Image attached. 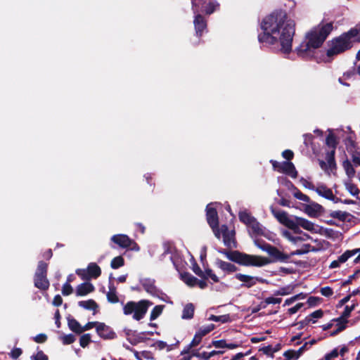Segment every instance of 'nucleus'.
<instances>
[{
	"mask_svg": "<svg viewBox=\"0 0 360 360\" xmlns=\"http://www.w3.org/2000/svg\"><path fill=\"white\" fill-rule=\"evenodd\" d=\"M262 33L258 35L260 44L274 45L280 43V51L284 54L292 51V43L295 33L294 20L288 19L285 10L277 9L266 16L261 22Z\"/></svg>",
	"mask_w": 360,
	"mask_h": 360,
	"instance_id": "f257e3e1",
	"label": "nucleus"
},
{
	"mask_svg": "<svg viewBox=\"0 0 360 360\" xmlns=\"http://www.w3.org/2000/svg\"><path fill=\"white\" fill-rule=\"evenodd\" d=\"M218 252L225 255L228 259L244 266L262 267L273 262H287L290 255L281 252L274 245L266 251L271 259L256 255H249L238 250L229 251L224 249L218 250Z\"/></svg>",
	"mask_w": 360,
	"mask_h": 360,
	"instance_id": "f03ea898",
	"label": "nucleus"
},
{
	"mask_svg": "<svg viewBox=\"0 0 360 360\" xmlns=\"http://www.w3.org/2000/svg\"><path fill=\"white\" fill-rule=\"evenodd\" d=\"M333 29V22L320 25L318 29L311 30L306 34L307 41H302L295 49L297 56L302 58H307L311 55V49H318L322 46L328 36Z\"/></svg>",
	"mask_w": 360,
	"mask_h": 360,
	"instance_id": "7ed1b4c3",
	"label": "nucleus"
},
{
	"mask_svg": "<svg viewBox=\"0 0 360 360\" xmlns=\"http://www.w3.org/2000/svg\"><path fill=\"white\" fill-rule=\"evenodd\" d=\"M359 30L356 27L352 28L348 32L329 41L328 42L329 48L326 51V56L328 58H332L350 49L354 42L359 41Z\"/></svg>",
	"mask_w": 360,
	"mask_h": 360,
	"instance_id": "20e7f679",
	"label": "nucleus"
},
{
	"mask_svg": "<svg viewBox=\"0 0 360 360\" xmlns=\"http://www.w3.org/2000/svg\"><path fill=\"white\" fill-rule=\"evenodd\" d=\"M153 304V302L147 300H141L139 302L129 301L123 307V313L124 315L133 314V319L136 321H140L146 314L148 307Z\"/></svg>",
	"mask_w": 360,
	"mask_h": 360,
	"instance_id": "39448f33",
	"label": "nucleus"
},
{
	"mask_svg": "<svg viewBox=\"0 0 360 360\" xmlns=\"http://www.w3.org/2000/svg\"><path fill=\"white\" fill-rule=\"evenodd\" d=\"M48 266L47 263L44 261H39L34 275V287L41 291L47 290L50 286V283L47 278Z\"/></svg>",
	"mask_w": 360,
	"mask_h": 360,
	"instance_id": "423d86ee",
	"label": "nucleus"
},
{
	"mask_svg": "<svg viewBox=\"0 0 360 360\" xmlns=\"http://www.w3.org/2000/svg\"><path fill=\"white\" fill-rule=\"evenodd\" d=\"M192 10L194 13H203L210 15L219 10L220 4L216 0H191Z\"/></svg>",
	"mask_w": 360,
	"mask_h": 360,
	"instance_id": "0eeeda50",
	"label": "nucleus"
},
{
	"mask_svg": "<svg viewBox=\"0 0 360 360\" xmlns=\"http://www.w3.org/2000/svg\"><path fill=\"white\" fill-rule=\"evenodd\" d=\"M271 212L280 224L292 230L295 233H301L300 225L296 219H291L285 211L276 210L271 207Z\"/></svg>",
	"mask_w": 360,
	"mask_h": 360,
	"instance_id": "6e6552de",
	"label": "nucleus"
},
{
	"mask_svg": "<svg viewBox=\"0 0 360 360\" xmlns=\"http://www.w3.org/2000/svg\"><path fill=\"white\" fill-rule=\"evenodd\" d=\"M76 274L84 281H89L91 278L96 279L101 274V267L95 262L88 264L86 269H77Z\"/></svg>",
	"mask_w": 360,
	"mask_h": 360,
	"instance_id": "1a4fd4ad",
	"label": "nucleus"
},
{
	"mask_svg": "<svg viewBox=\"0 0 360 360\" xmlns=\"http://www.w3.org/2000/svg\"><path fill=\"white\" fill-rule=\"evenodd\" d=\"M110 240L121 248H130L132 250H139V245L127 235L115 234L110 238Z\"/></svg>",
	"mask_w": 360,
	"mask_h": 360,
	"instance_id": "9d476101",
	"label": "nucleus"
},
{
	"mask_svg": "<svg viewBox=\"0 0 360 360\" xmlns=\"http://www.w3.org/2000/svg\"><path fill=\"white\" fill-rule=\"evenodd\" d=\"M123 332L127 341L132 345H136L141 342L150 340V338L145 336V332L138 333L136 330L127 328L124 329Z\"/></svg>",
	"mask_w": 360,
	"mask_h": 360,
	"instance_id": "9b49d317",
	"label": "nucleus"
},
{
	"mask_svg": "<svg viewBox=\"0 0 360 360\" xmlns=\"http://www.w3.org/2000/svg\"><path fill=\"white\" fill-rule=\"evenodd\" d=\"M235 278L241 281V288H250L256 285L257 282L260 283H266V281L262 278L252 276L250 275L243 274L240 273L236 274Z\"/></svg>",
	"mask_w": 360,
	"mask_h": 360,
	"instance_id": "f8f14e48",
	"label": "nucleus"
},
{
	"mask_svg": "<svg viewBox=\"0 0 360 360\" xmlns=\"http://www.w3.org/2000/svg\"><path fill=\"white\" fill-rule=\"evenodd\" d=\"M221 229L224 245L226 246L229 249L236 248L238 244L235 238V231H229L227 225L226 224L221 225ZM226 250H228L227 249ZM229 250L232 251L231 250Z\"/></svg>",
	"mask_w": 360,
	"mask_h": 360,
	"instance_id": "ddd939ff",
	"label": "nucleus"
},
{
	"mask_svg": "<svg viewBox=\"0 0 360 360\" xmlns=\"http://www.w3.org/2000/svg\"><path fill=\"white\" fill-rule=\"evenodd\" d=\"M192 270L197 276L202 279H207V278H210L214 283L219 282V277L213 272L212 269L210 268H205V271H202L195 261H194L193 264Z\"/></svg>",
	"mask_w": 360,
	"mask_h": 360,
	"instance_id": "4468645a",
	"label": "nucleus"
},
{
	"mask_svg": "<svg viewBox=\"0 0 360 360\" xmlns=\"http://www.w3.org/2000/svg\"><path fill=\"white\" fill-rule=\"evenodd\" d=\"M96 333L101 338L104 340H113L117 338L112 328L103 322H100L96 328Z\"/></svg>",
	"mask_w": 360,
	"mask_h": 360,
	"instance_id": "2eb2a0df",
	"label": "nucleus"
},
{
	"mask_svg": "<svg viewBox=\"0 0 360 360\" xmlns=\"http://www.w3.org/2000/svg\"><path fill=\"white\" fill-rule=\"evenodd\" d=\"M193 24L195 34L198 38L202 36L203 32L207 30V22L205 17L200 13H195Z\"/></svg>",
	"mask_w": 360,
	"mask_h": 360,
	"instance_id": "dca6fc26",
	"label": "nucleus"
},
{
	"mask_svg": "<svg viewBox=\"0 0 360 360\" xmlns=\"http://www.w3.org/2000/svg\"><path fill=\"white\" fill-rule=\"evenodd\" d=\"M206 219L210 226L219 225V217L216 208L207 205L206 207Z\"/></svg>",
	"mask_w": 360,
	"mask_h": 360,
	"instance_id": "f3484780",
	"label": "nucleus"
},
{
	"mask_svg": "<svg viewBox=\"0 0 360 360\" xmlns=\"http://www.w3.org/2000/svg\"><path fill=\"white\" fill-rule=\"evenodd\" d=\"M143 289L153 296H158L159 290L155 285V281L151 278H143L141 280Z\"/></svg>",
	"mask_w": 360,
	"mask_h": 360,
	"instance_id": "a211bd4d",
	"label": "nucleus"
},
{
	"mask_svg": "<svg viewBox=\"0 0 360 360\" xmlns=\"http://www.w3.org/2000/svg\"><path fill=\"white\" fill-rule=\"evenodd\" d=\"M215 265L226 274H230L236 272L238 268L233 264L228 262L223 261L220 259H217Z\"/></svg>",
	"mask_w": 360,
	"mask_h": 360,
	"instance_id": "6ab92c4d",
	"label": "nucleus"
},
{
	"mask_svg": "<svg viewBox=\"0 0 360 360\" xmlns=\"http://www.w3.org/2000/svg\"><path fill=\"white\" fill-rule=\"evenodd\" d=\"M281 173H283L290 177L295 179L297 176V171L294 164L290 161L282 162Z\"/></svg>",
	"mask_w": 360,
	"mask_h": 360,
	"instance_id": "aec40b11",
	"label": "nucleus"
},
{
	"mask_svg": "<svg viewBox=\"0 0 360 360\" xmlns=\"http://www.w3.org/2000/svg\"><path fill=\"white\" fill-rule=\"evenodd\" d=\"M308 349V343H304L298 350L288 349L283 353V356L287 360L297 359L300 356Z\"/></svg>",
	"mask_w": 360,
	"mask_h": 360,
	"instance_id": "412c9836",
	"label": "nucleus"
},
{
	"mask_svg": "<svg viewBox=\"0 0 360 360\" xmlns=\"http://www.w3.org/2000/svg\"><path fill=\"white\" fill-rule=\"evenodd\" d=\"M112 274H110L109 277V283H108V288L109 291L107 292V300L109 302L115 304L119 302V298L117 295V291H116V287L114 285V283L112 282Z\"/></svg>",
	"mask_w": 360,
	"mask_h": 360,
	"instance_id": "4be33fe9",
	"label": "nucleus"
},
{
	"mask_svg": "<svg viewBox=\"0 0 360 360\" xmlns=\"http://www.w3.org/2000/svg\"><path fill=\"white\" fill-rule=\"evenodd\" d=\"M95 290L94 285L89 282H84L77 285L76 288L77 296H85Z\"/></svg>",
	"mask_w": 360,
	"mask_h": 360,
	"instance_id": "5701e85b",
	"label": "nucleus"
},
{
	"mask_svg": "<svg viewBox=\"0 0 360 360\" xmlns=\"http://www.w3.org/2000/svg\"><path fill=\"white\" fill-rule=\"evenodd\" d=\"M323 210V207L316 202L307 205L305 207V212L311 217H317L318 214H321Z\"/></svg>",
	"mask_w": 360,
	"mask_h": 360,
	"instance_id": "b1692460",
	"label": "nucleus"
},
{
	"mask_svg": "<svg viewBox=\"0 0 360 360\" xmlns=\"http://www.w3.org/2000/svg\"><path fill=\"white\" fill-rule=\"evenodd\" d=\"M78 305L85 309L92 310L93 314L95 315L98 310L99 306L96 302L92 299L86 301H79Z\"/></svg>",
	"mask_w": 360,
	"mask_h": 360,
	"instance_id": "393cba45",
	"label": "nucleus"
},
{
	"mask_svg": "<svg viewBox=\"0 0 360 360\" xmlns=\"http://www.w3.org/2000/svg\"><path fill=\"white\" fill-rule=\"evenodd\" d=\"M314 190L319 195L328 200H334V195L333 193L332 190L330 188H328L326 186H319Z\"/></svg>",
	"mask_w": 360,
	"mask_h": 360,
	"instance_id": "a878e982",
	"label": "nucleus"
},
{
	"mask_svg": "<svg viewBox=\"0 0 360 360\" xmlns=\"http://www.w3.org/2000/svg\"><path fill=\"white\" fill-rule=\"evenodd\" d=\"M321 235L333 240H339L342 238V233L340 231L328 228L323 229L321 230Z\"/></svg>",
	"mask_w": 360,
	"mask_h": 360,
	"instance_id": "bb28decb",
	"label": "nucleus"
},
{
	"mask_svg": "<svg viewBox=\"0 0 360 360\" xmlns=\"http://www.w3.org/2000/svg\"><path fill=\"white\" fill-rule=\"evenodd\" d=\"M356 73H358L360 75V65L356 66V68L354 70H349L343 74V76L342 77H340L338 81L340 83L345 86H349V84L345 82V80L350 79L355 75Z\"/></svg>",
	"mask_w": 360,
	"mask_h": 360,
	"instance_id": "cd10ccee",
	"label": "nucleus"
},
{
	"mask_svg": "<svg viewBox=\"0 0 360 360\" xmlns=\"http://www.w3.org/2000/svg\"><path fill=\"white\" fill-rule=\"evenodd\" d=\"M68 328L76 334H82L81 324L72 317H68Z\"/></svg>",
	"mask_w": 360,
	"mask_h": 360,
	"instance_id": "c85d7f7f",
	"label": "nucleus"
},
{
	"mask_svg": "<svg viewBox=\"0 0 360 360\" xmlns=\"http://www.w3.org/2000/svg\"><path fill=\"white\" fill-rule=\"evenodd\" d=\"M239 220L248 226L255 219V217L252 216L251 214L246 210L240 211L238 213Z\"/></svg>",
	"mask_w": 360,
	"mask_h": 360,
	"instance_id": "c756f323",
	"label": "nucleus"
},
{
	"mask_svg": "<svg viewBox=\"0 0 360 360\" xmlns=\"http://www.w3.org/2000/svg\"><path fill=\"white\" fill-rule=\"evenodd\" d=\"M195 307L192 303H188L184 307L181 318L183 319H191L194 316Z\"/></svg>",
	"mask_w": 360,
	"mask_h": 360,
	"instance_id": "7c9ffc66",
	"label": "nucleus"
},
{
	"mask_svg": "<svg viewBox=\"0 0 360 360\" xmlns=\"http://www.w3.org/2000/svg\"><path fill=\"white\" fill-rule=\"evenodd\" d=\"M253 221H252L248 226V227H250L251 229L252 233L256 236L264 235V230L262 229L261 224L257 220L256 218Z\"/></svg>",
	"mask_w": 360,
	"mask_h": 360,
	"instance_id": "2f4dec72",
	"label": "nucleus"
},
{
	"mask_svg": "<svg viewBox=\"0 0 360 360\" xmlns=\"http://www.w3.org/2000/svg\"><path fill=\"white\" fill-rule=\"evenodd\" d=\"M295 219L297 221L300 226L302 227L304 229L310 231L314 229V224L311 221H309L308 219L299 217H295Z\"/></svg>",
	"mask_w": 360,
	"mask_h": 360,
	"instance_id": "473e14b6",
	"label": "nucleus"
},
{
	"mask_svg": "<svg viewBox=\"0 0 360 360\" xmlns=\"http://www.w3.org/2000/svg\"><path fill=\"white\" fill-rule=\"evenodd\" d=\"M329 215L332 218L338 219L340 221H345L348 220V217L351 216L349 213L340 210L333 211L329 214Z\"/></svg>",
	"mask_w": 360,
	"mask_h": 360,
	"instance_id": "72a5a7b5",
	"label": "nucleus"
},
{
	"mask_svg": "<svg viewBox=\"0 0 360 360\" xmlns=\"http://www.w3.org/2000/svg\"><path fill=\"white\" fill-rule=\"evenodd\" d=\"M182 280L188 286L193 287L197 285L198 279L191 275L190 273L186 272L181 275Z\"/></svg>",
	"mask_w": 360,
	"mask_h": 360,
	"instance_id": "f704fd0d",
	"label": "nucleus"
},
{
	"mask_svg": "<svg viewBox=\"0 0 360 360\" xmlns=\"http://www.w3.org/2000/svg\"><path fill=\"white\" fill-rule=\"evenodd\" d=\"M338 143V142L337 141L336 136L331 131H330L326 139V144L327 145V146L332 148L331 150L335 151V148L337 147Z\"/></svg>",
	"mask_w": 360,
	"mask_h": 360,
	"instance_id": "c9c22d12",
	"label": "nucleus"
},
{
	"mask_svg": "<svg viewBox=\"0 0 360 360\" xmlns=\"http://www.w3.org/2000/svg\"><path fill=\"white\" fill-rule=\"evenodd\" d=\"M209 320L221 323H228L231 321L229 314H224L221 316H216L212 314L209 317Z\"/></svg>",
	"mask_w": 360,
	"mask_h": 360,
	"instance_id": "e433bc0d",
	"label": "nucleus"
},
{
	"mask_svg": "<svg viewBox=\"0 0 360 360\" xmlns=\"http://www.w3.org/2000/svg\"><path fill=\"white\" fill-rule=\"evenodd\" d=\"M335 321L338 322L336 325L337 328L335 330L330 332V336H335L346 328V323H347L346 319Z\"/></svg>",
	"mask_w": 360,
	"mask_h": 360,
	"instance_id": "4c0bfd02",
	"label": "nucleus"
},
{
	"mask_svg": "<svg viewBox=\"0 0 360 360\" xmlns=\"http://www.w3.org/2000/svg\"><path fill=\"white\" fill-rule=\"evenodd\" d=\"M124 265V259L122 256L114 257L110 262V266L113 269H119Z\"/></svg>",
	"mask_w": 360,
	"mask_h": 360,
	"instance_id": "58836bf2",
	"label": "nucleus"
},
{
	"mask_svg": "<svg viewBox=\"0 0 360 360\" xmlns=\"http://www.w3.org/2000/svg\"><path fill=\"white\" fill-rule=\"evenodd\" d=\"M164 308H165V305L155 306L150 312V321L155 320L162 313Z\"/></svg>",
	"mask_w": 360,
	"mask_h": 360,
	"instance_id": "ea45409f",
	"label": "nucleus"
},
{
	"mask_svg": "<svg viewBox=\"0 0 360 360\" xmlns=\"http://www.w3.org/2000/svg\"><path fill=\"white\" fill-rule=\"evenodd\" d=\"M355 304H352L351 306L347 305L345 306L343 312L342 313L341 316L337 319H333V321H340L343 319H346L347 317L349 316L352 311L354 309Z\"/></svg>",
	"mask_w": 360,
	"mask_h": 360,
	"instance_id": "a19ab883",
	"label": "nucleus"
},
{
	"mask_svg": "<svg viewBox=\"0 0 360 360\" xmlns=\"http://www.w3.org/2000/svg\"><path fill=\"white\" fill-rule=\"evenodd\" d=\"M150 347H156L160 350L167 348V351H171L173 349V345H168L166 342L162 340H157L153 344L150 345Z\"/></svg>",
	"mask_w": 360,
	"mask_h": 360,
	"instance_id": "79ce46f5",
	"label": "nucleus"
},
{
	"mask_svg": "<svg viewBox=\"0 0 360 360\" xmlns=\"http://www.w3.org/2000/svg\"><path fill=\"white\" fill-rule=\"evenodd\" d=\"M254 243L258 248L266 252L271 245L262 239H255Z\"/></svg>",
	"mask_w": 360,
	"mask_h": 360,
	"instance_id": "37998d69",
	"label": "nucleus"
},
{
	"mask_svg": "<svg viewBox=\"0 0 360 360\" xmlns=\"http://www.w3.org/2000/svg\"><path fill=\"white\" fill-rule=\"evenodd\" d=\"M215 328V326L212 323L209 324L206 326H203L199 329L196 333L200 335L202 338L205 336L207 334L212 331Z\"/></svg>",
	"mask_w": 360,
	"mask_h": 360,
	"instance_id": "c03bdc74",
	"label": "nucleus"
},
{
	"mask_svg": "<svg viewBox=\"0 0 360 360\" xmlns=\"http://www.w3.org/2000/svg\"><path fill=\"white\" fill-rule=\"evenodd\" d=\"M310 248H311L310 244H304L301 249H298L293 252H291L290 254H289L288 255H290V257H292L294 255H301L308 253L309 252Z\"/></svg>",
	"mask_w": 360,
	"mask_h": 360,
	"instance_id": "a18cd8bd",
	"label": "nucleus"
},
{
	"mask_svg": "<svg viewBox=\"0 0 360 360\" xmlns=\"http://www.w3.org/2000/svg\"><path fill=\"white\" fill-rule=\"evenodd\" d=\"M346 188L352 195H357L359 193V190L356 185L353 184L351 181L345 183Z\"/></svg>",
	"mask_w": 360,
	"mask_h": 360,
	"instance_id": "49530a36",
	"label": "nucleus"
},
{
	"mask_svg": "<svg viewBox=\"0 0 360 360\" xmlns=\"http://www.w3.org/2000/svg\"><path fill=\"white\" fill-rule=\"evenodd\" d=\"M343 167H344V168L346 171V173L349 177L351 178L354 175V174H355L354 169L353 167V165L349 160H345L343 162Z\"/></svg>",
	"mask_w": 360,
	"mask_h": 360,
	"instance_id": "de8ad7c7",
	"label": "nucleus"
},
{
	"mask_svg": "<svg viewBox=\"0 0 360 360\" xmlns=\"http://www.w3.org/2000/svg\"><path fill=\"white\" fill-rule=\"evenodd\" d=\"M91 342V335L89 333L84 334L79 338V345L83 348L87 347Z\"/></svg>",
	"mask_w": 360,
	"mask_h": 360,
	"instance_id": "09e8293b",
	"label": "nucleus"
},
{
	"mask_svg": "<svg viewBox=\"0 0 360 360\" xmlns=\"http://www.w3.org/2000/svg\"><path fill=\"white\" fill-rule=\"evenodd\" d=\"M335 151L331 150L328 152L326 155L328 166L331 169L335 167Z\"/></svg>",
	"mask_w": 360,
	"mask_h": 360,
	"instance_id": "8fccbe9b",
	"label": "nucleus"
},
{
	"mask_svg": "<svg viewBox=\"0 0 360 360\" xmlns=\"http://www.w3.org/2000/svg\"><path fill=\"white\" fill-rule=\"evenodd\" d=\"M293 195L295 198L304 201L305 202H310V198L302 193L299 189H296V191L293 193Z\"/></svg>",
	"mask_w": 360,
	"mask_h": 360,
	"instance_id": "3c124183",
	"label": "nucleus"
},
{
	"mask_svg": "<svg viewBox=\"0 0 360 360\" xmlns=\"http://www.w3.org/2000/svg\"><path fill=\"white\" fill-rule=\"evenodd\" d=\"M63 344L65 345H70L76 340V338L72 334L64 335L60 337Z\"/></svg>",
	"mask_w": 360,
	"mask_h": 360,
	"instance_id": "603ef678",
	"label": "nucleus"
},
{
	"mask_svg": "<svg viewBox=\"0 0 360 360\" xmlns=\"http://www.w3.org/2000/svg\"><path fill=\"white\" fill-rule=\"evenodd\" d=\"M164 248V252L162 254V256H165L168 254H172L173 251L174 250V247L172 245V244L169 242H166L163 244Z\"/></svg>",
	"mask_w": 360,
	"mask_h": 360,
	"instance_id": "864d4df0",
	"label": "nucleus"
},
{
	"mask_svg": "<svg viewBox=\"0 0 360 360\" xmlns=\"http://www.w3.org/2000/svg\"><path fill=\"white\" fill-rule=\"evenodd\" d=\"M31 360H49V357L42 350H39L36 354L31 356Z\"/></svg>",
	"mask_w": 360,
	"mask_h": 360,
	"instance_id": "5fc2aeb1",
	"label": "nucleus"
},
{
	"mask_svg": "<svg viewBox=\"0 0 360 360\" xmlns=\"http://www.w3.org/2000/svg\"><path fill=\"white\" fill-rule=\"evenodd\" d=\"M99 323L100 322L98 321H89L86 323L84 326H82V333L93 328L94 327H96V329Z\"/></svg>",
	"mask_w": 360,
	"mask_h": 360,
	"instance_id": "6e6d98bb",
	"label": "nucleus"
},
{
	"mask_svg": "<svg viewBox=\"0 0 360 360\" xmlns=\"http://www.w3.org/2000/svg\"><path fill=\"white\" fill-rule=\"evenodd\" d=\"M72 292H73V288L70 284H69L68 283H65L63 284V288H62V294L64 296L70 295V294L72 293Z\"/></svg>",
	"mask_w": 360,
	"mask_h": 360,
	"instance_id": "4d7b16f0",
	"label": "nucleus"
},
{
	"mask_svg": "<svg viewBox=\"0 0 360 360\" xmlns=\"http://www.w3.org/2000/svg\"><path fill=\"white\" fill-rule=\"evenodd\" d=\"M272 350L273 347L271 345L264 346L262 347H260L259 349V352H262L264 354L273 358L274 353Z\"/></svg>",
	"mask_w": 360,
	"mask_h": 360,
	"instance_id": "13d9d810",
	"label": "nucleus"
},
{
	"mask_svg": "<svg viewBox=\"0 0 360 360\" xmlns=\"http://www.w3.org/2000/svg\"><path fill=\"white\" fill-rule=\"evenodd\" d=\"M202 338L198 335L197 333L195 334L192 341L189 344L190 348H193L198 346L202 341Z\"/></svg>",
	"mask_w": 360,
	"mask_h": 360,
	"instance_id": "bf43d9fd",
	"label": "nucleus"
},
{
	"mask_svg": "<svg viewBox=\"0 0 360 360\" xmlns=\"http://www.w3.org/2000/svg\"><path fill=\"white\" fill-rule=\"evenodd\" d=\"M314 137L311 134H304V143L307 147L311 146L313 145V140Z\"/></svg>",
	"mask_w": 360,
	"mask_h": 360,
	"instance_id": "052dcab7",
	"label": "nucleus"
},
{
	"mask_svg": "<svg viewBox=\"0 0 360 360\" xmlns=\"http://www.w3.org/2000/svg\"><path fill=\"white\" fill-rule=\"evenodd\" d=\"M311 322H312L313 323H316V321L315 320H312V319H310L308 316L305 317V319L304 320H302L299 322H297V325H299L298 326V329H302L303 328H304L306 326H307L308 324H309Z\"/></svg>",
	"mask_w": 360,
	"mask_h": 360,
	"instance_id": "680f3d73",
	"label": "nucleus"
},
{
	"mask_svg": "<svg viewBox=\"0 0 360 360\" xmlns=\"http://www.w3.org/2000/svg\"><path fill=\"white\" fill-rule=\"evenodd\" d=\"M48 337L44 333H39L33 338V340L37 343H44L46 342Z\"/></svg>",
	"mask_w": 360,
	"mask_h": 360,
	"instance_id": "e2e57ef3",
	"label": "nucleus"
},
{
	"mask_svg": "<svg viewBox=\"0 0 360 360\" xmlns=\"http://www.w3.org/2000/svg\"><path fill=\"white\" fill-rule=\"evenodd\" d=\"M282 301V299L281 298H278V297H266L265 300H264V303L265 304L264 305H267V304H279L281 303Z\"/></svg>",
	"mask_w": 360,
	"mask_h": 360,
	"instance_id": "0e129e2a",
	"label": "nucleus"
},
{
	"mask_svg": "<svg viewBox=\"0 0 360 360\" xmlns=\"http://www.w3.org/2000/svg\"><path fill=\"white\" fill-rule=\"evenodd\" d=\"M300 183L302 184V185L304 187H305L307 188H309L310 190H314L315 189L314 185L311 182L308 181L304 177H301L300 179Z\"/></svg>",
	"mask_w": 360,
	"mask_h": 360,
	"instance_id": "69168bd1",
	"label": "nucleus"
},
{
	"mask_svg": "<svg viewBox=\"0 0 360 360\" xmlns=\"http://www.w3.org/2000/svg\"><path fill=\"white\" fill-rule=\"evenodd\" d=\"M22 351L20 348L15 347L11 350L9 355L12 359H16L22 354Z\"/></svg>",
	"mask_w": 360,
	"mask_h": 360,
	"instance_id": "338daca9",
	"label": "nucleus"
},
{
	"mask_svg": "<svg viewBox=\"0 0 360 360\" xmlns=\"http://www.w3.org/2000/svg\"><path fill=\"white\" fill-rule=\"evenodd\" d=\"M321 293L325 297H330L333 295V290L330 287L326 286L321 288Z\"/></svg>",
	"mask_w": 360,
	"mask_h": 360,
	"instance_id": "774afa93",
	"label": "nucleus"
}]
</instances>
